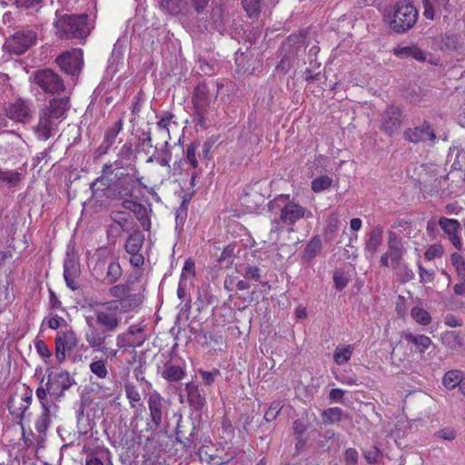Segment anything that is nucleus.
I'll list each match as a JSON object with an SVG mask.
<instances>
[{
    "instance_id": "obj_13",
    "label": "nucleus",
    "mask_w": 465,
    "mask_h": 465,
    "mask_svg": "<svg viewBox=\"0 0 465 465\" xmlns=\"http://www.w3.org/2000/svg\"><path fill=\"white\" fill-rule=\"evenodd\" d=\"M5 114L9 119L16 123H25L32 116L31 104L25 100L16 99L6 104Z\"/></svg>"
},
{
    "instance_id": "obj_27",
    "label": "nucleus",
    "mask_w": 465,
    "mask_h": 465,
    "mask_svg": "<svg viewBox=\"0 0 465 465\" xmlns=\"http://www.w3.org/2000/svg\"><path fill=\"white\" fill-rule=\"evenodd\" d=\"M463 377L464 375L460 370L448 371L442 378V384L447 390H453L457 386L459 387Z\"/></svg>"
},
{
    "instance_id": "obj_12",
    "label": "nucleus",
    "mask_w": 465,
    "mask_h": 465,
    "mask_svg": "<svg viewBox=\"0 0 465 465\" xmlns=\"http://www.w3.org/2000/svg\"><path fill=\"white\" fill-rule=\"evenodd\" d=\"M36 35L34 31H22L9 38L4 47L10 53L21 54L35 44Z\"/></svg>"
},
{
    "instance_id": "obj_55",
    "label": "nucleus",
    "mask_w": 465,
    "mask_h": 465,
    "mask_svg": "<svg viewBox=\"0 0 465 465\" xmlns=\"http://www.w3.org/2000/svg\"><path fill=\"white\" fill-rule=\"evenodd\" d=\"M226 457H218V456H209L208 464L209 465H223L229 463L232 460L233 457L232 455L226 454Z\"/></svg>"
},
{
    "instance_id": "obj_41",
    "label": "nucleus",
    "mask_w": 465,
    "mask_h": 465,
    "mask_svg": "<svg viewBox=\"0 0 465 465\" xmlns=\"http://www.w3.org/2000/svg\"><path fill=\"white\" fill-rule=\"evenodd\" d=\"M446 2L447 0H422L424 16L427 19L432 20L435 16V9Z\"/></svg>"
},
{
    "instance_id": "obj_34",
    "label": "nucleus",
    "mask_w": 465,
    "mask_h": 465,
    "mask_svg": "<svg viewBox=\"0 0 465 465\" xmlns=\"http://www.w3.org/2000/svg\"><path fill=\"white\" fill-rule=\"evenodd\" d=\"M235 249L236 245L233 244H228L223 248L217 260L221 267L227 268L232 263L233 258L235 256Z\"/></svg>"
},
{
    "instance_id": "obj_8",
    "label": "nucleus",
    "mask_w": 465,
    "mask_h": 465,
    "mask_svg": "<svg viewBox=\"0 0 465 465\" xmlns=\"http://www.w3.org/2000/svg\"><path fill=\"white\" fill-rule=\"evenodd\" d=\"M404 122L402 110L394 104L388 105L381 119V129L389 136L393 135Z\"/></svg>"
},
{
    "instance_id": "obj_50",
    "label": "nucleus",
    "mask_w": 465,
    "mask_h": 465,
    "mask_svg": "<svg viewBox=\"0 0 465 465\" xmlns=\"http://www.w3.org/2000/svg\"><path fill=\"white\" fill-rule=\"evenodd\" d=\"M340 222L338 219H332L328 223L324 229V237L327 240H331L339 230Z\"/></svg>"
},
{
    "instance_id": "obj_11",
    "label": "nucleus",
    "mask_w": 465,
    "mask_h": 465,
    "mask_svg": "<svg viewBox=\"0 0 465 465\" xmlns=\"http://www.w3.org/2000/svg\"><path fill=\"white\" fill-rule=\"evenodd\" d=\"M35 84L45 93L58 94L64 90V83L54 72L49 69L41 70L35 74Z\"/></svg>"
},
{
    "instance_id": "obj_56",
    "label": "nucleus",
    "mask_w": 465,
    "mask_h": 465,
    "mask_svg": "<svg viewBox=\"0 0 465 465\" xmlns=\"http://www.w3.org/2000/svg\"><path fill=\"white\" fill-rule=\"evenodd\" d=\"M381 454V450L376 446H373L371 450L364 452V458L368 463H374L377 462Z\"/></svg>"
},
{
    "instance_id": "obj_28",
    "label": "nucleus",
    "mask_w": 465,
    "mask_h": 465,
    "mask_svg": "<svg viewBox=\"0 0 465 465\" xmlns=\"http://www.w3.org/2000/svg\"><path fill=\"white\" fill-rule=\"evenodd\" d=\"M144 241V236L141 232H134L126 240L124 248L128 253L140 252Z\"/></svg>"
},
{
    "instance_id": "obj_47",
    "label": "nucleus",
    "mask_w": 465,
    "mask_h": 465,
    "mask_svg": "<svg viewBox=\"0 0 465 465\" xmlns=\"http://www.w3.org/2000/svg\"><path fill=\"white\" fill-rule=\"evenodd\" d=\"M122 276V268L117 262H111L108 266L106 272V279L108 282L114 283L117 282Z\"/></svg>"
},
{
    "instance_id": "obj_49",
    "label": "nucleus",
    "mask_w": 465,
    "mask_h": 465,
    "mask_svg": "<svg viewBox=\"0 0 465 465\" xmlns=\"http://www.w3.org/2000/svg\"><path fill=\"white\" fill-rule=\"evenodd\" d=\"M126 397L130 403L134 406L135 402H138L141 399L140 393L134 384L126 383L125 386Z\"/></svg>"
},
{
    "instance_id": "obj_46",
    "label": "nucleus",
    "mask_w": 465,
    "mask_h": 465,
    "mask_svg": "<svg viewBox=\"0 0 465 465\" xmlns=\"http://www.w3.org/2000/svg\"><path fill=\"white\" fill-rule=\"evenodd\" d=\"M183 0H161L160 7L166 12L175 15L178 14L183 6Z\"/></svg>"
},
{
    "instance_id": "obj_1",
    "label": "nucleus",
    "mask_w": 465,
    "mask_h": 465,
    "mask_svg": "<svg viewBox=\"0 0 465 465\" xmlns=\"http://www.w3.org/2000/svg\"><path fill=\"white\" fill-rule=\"evenodd\" d=\"M109 294L115 298L103 302L95 309V324L104 331L114 332L121 324V313L138 308L143 300L140 292H133L127 284H117L108 290Z\"/></svg>"
},
{
    "instance_id": "obj_7",
    "label": "nucleus",
    "mask_w": 465,
    "mask_h": 465,
    "mask_svg": "<svg viewBox=\"0 0 465 465\" xmlns=\"http://www.w3.org/2000/svg\"><path fill=\"white\" fill-rule=\"evenodd\" d=\"M85 322L86 330L84 331V339L89 347L93 349L94 351L106 353L107 347L105 346V341L107 331H104L102 328L98 329L94 316H86Z\"/></svg>"
},
{
    "instance_id": "obj_44",
    "label": "nucleus",
    "mask_w": 465,
    "mask_h": 465,
    "mask_svg": "<svg viewBox=\"0 0 465 465\" xmlns=\"http://www.w3.org/2000/svg\"><path fill=\"white\" fill-rule=\"evenodd\" d=\"M332 184V179L327 175H322L312 182V190L320 193L330 188Z\"/></svg>"
},
{
    "instance_id": "obj_40",
    "label": "nucleus",
    "mask_w": 465,
    "mask_h": 465,
    "mask_svg": "<svg viewBox=\"0 0 465 465\" xmlns=\"http://www.w3.org/2000/svg\"><path fill=\"white\" fill-rule=\"evenodd\" d=\"M450 262L456 270L458 278L460 281H465V260L463 257L458 252H453L450 255Z\"/></svg>"
},
{
    "instance_id": "obj_23",
    "label": "nucleus",
    "mask_w": 465,
    "mask_h": 465,
    "mask_svg": "<svg viewBox=\"0 0 465 465\" xmlns=\"http://www.w3.org/2000/svg\"><path fill=\"white\" fill-rule=\"evenodd\" d=\"M30 404L31 396H15L10 400L8 403V409L12 414L22 416L24 412L28 409Z\"/></svg>"
},
{
    "instance_id": "obj_6",
    "label": "nucleus",
    "mask_w": 465,
    "mask_h": 465,
    "mask_svg": "<svg viewBox=\"0 0 465 465\" xmlns=\"http://www.w3.org/2000/svg\"><path fill=\"white\" fill-rule=\"evenodd\" d=\"M305 35H291L282 45L280 49L281 61L277 68L288 72L292 66L299 52L302 49L305 42Z\"/></svg>"
},
{
    "instance_id": "obj_61",
    "label": "nucleus",
    "mask_w": 465,
    "mask_h": 465,
    "mask_svg": "<svg viewBox=\"0 0 465 465\" xmlns=\"http://www.w3.org/2000/svg\"><path fill=\"white\" fill-rule=\"evenodd\" d=\"M282 223L280 219H274L271 223V228H270V234H276L278 235L282 231Z\"/></svg>"
},
{
    "instance_id": "obj_4",
    "label": "nucleus",
    "mask_w": 465,
    "mask_h": 465,
    "mask_svg": "<svg viewBox=\"0 0 465 465\" xmlns=\"http://www.w3.org/2000/svg\"><path fill=\"white\" fill-rule=\"evenodd\" d=\"M56 34L60 37L84 38L90 33V25L87 23V15H63L56 23Z\"/></svg>"
},
{
    "instance_id": "obj_62",
    "label": "nucleus",
    "mask_w": 465,
    "mask_h": 465,
    "mask_svg": "<svg viewBox=\"0 0 465 465\" xmlns=\"http://www.w3.org/2000/svg\"><path fill=\"white\" fill-rule=\"evenodd\" d=\"M64 323H65V321L63 318L58 317V316L52 317L47 322L48 327L53 330H57Z\"/></svg>"
},
{
    "instance_id": "obj_37",
    "label": "nucleus",
    "mask_w": 465,
    "mask_h": 465,
    "mask_svg": "<svg viewBox=\"0 0 465 465\" xmlns=\"http://www.w3.org/2000/svg\"><path fill=\"white\" fill-rule=\"evenodd\" d=\"M173 115L170 113L165 112L161 119L157 123V128L164 138L171 139L170 137V126L174 124L173 122Z\"/></svg>"
},
{
    "instance_id": "obj_51",
    "label": "nucleus",
    "mask_w": 465,
    "mask_h": 465,
    "mask_svg": "<svg viewBox=\"0 0 465 465\" xmlns=\"http://www.w3.org/2000/svg\"><path fill=\"white\" fill-rule=\"evenodd\" d=\"M443 254V248L440 244H433L430 246L424 253L427 260L431 261L435 258L441 257Z\"/></svg>"
},
{
    "instance_id": "obj_25",
    "label": "nucleus",
    "mask_w": 465,
    "mask_h": 465,
    "mask_svg": "<svg viewBox=\"0 0 465 465\" xmlns=\"http://www.w3.org/2000/svg\"><path fill=\"white\" fill-rule=\"evenodd\" d=\"M402 337L409 343L413 344L417 351L420 352H423L426 349H428L431 344V340L423 334H413L411 332H407L402 335Z\"/></svg>"
},
{
    "instance_id": "obj_52",
    "label": "nucleus",
    "mask_w": 465,
    "mask_h": 465,
    "mask_svg": "<svg viewBox=\"0 0 465 465\" xmlns=\"http://www.w3.org/2000/svg\"><path fill=\"white\" fill-rule=\"evenodd\" d=\"M282 406L280 402L273 401L264 414V420L266 421H272L276 419L280 412Z\"/></svg>"
},
{
    "instance_id": "obj_26",
    "label": "nucleus",
    "mask_w": 465,
    "mask_h": 465,
    "mask_svg": "<svg viewBox=\"0 0 465 465\" xmlns=\"http://www.w3.org/2000/svg\"><path fill=\"white\" fill-rule=\"evenodd\" d=\"M203 149L200 142L191 143L186 148V161L193 167H198V160L202 156Z\"/></svg>"
},
{
    "instance_id": "obj_31",
    "label": "nucleus",
    "mask_w": 465,
    "mask_h": 465,
    "mask_svg": "<svg viewBox=\"0 0 465 465\" xmlns=\"http://www.w3.org/2000/svg\"><path fill=\"white\" fill-rule=\"evenodd\" d=\"M236 271L247 280L254 282L261 281V270L257 266L239 264L236 265Z\"/></svg>"
},
{
    "instance_id": "obj_14",
    "label": "nucleus",
    "mask_w": 465,
    "mask_h": 465,
    "mask_svg": "<svg viewBox=\"0 0 465 465\" xmlns=\"http://www.w3.org/2000/svg\"><path fill=\"white\" fill-rule=\"evenodd\" d=\"M78 342L77 336L74 331H59L55 337V355L59 361L65 359L67 351L73 350Z\"/></svg>"
},
{
    "instance_id": "obj_64",
    "label": "nucleus",
    "mask_w": 465,
    "mask_h": 465,
    "mask_svg": "<svg viewBox=\"0 0 465 465\" xmlns=\"http://www.w3.org/2000/svg\"><path fill=\"white\" fill-rule=\"evenodd\" d=\"M444 322L450 327L461 326V321L455 317L453 314H447Z\"/></svg>"
},
{
    "instance_id": "obj_15",
    "label": "nucleus",
    "mask_w": 465,
    "mask_h": 465,
    "mask_svg": "<svg viewBox=\"0 0 465 465\" xmlns=\"http://www.w3.org/2000/svg\"><path fill=\"white\" fill-rule=\"evenodd\" d=\"M439 226L447 234L452 245L459 251L462 248V242L459 233L461 231V225L458 220L440 217L438 222Z\"/></svg>"
},
{
    "instance_id": "obj_48",
    "label": "nucleus",
    "mask_w": 465,
    "mask_h": 465,
    "mask_svg": "<svg viewBox=\"0 0 465 465\" xmlns=\"http://www.w3.org/2000/svg\"><path fill=\"white\" fill-rule=\"evenodd\" d=\"M85 465H113L108 452L101 454L100 457L92 456L85 461Z\"/></svg>"
},
{
    "instance_id": "obj_17",
    "label": "nucleus",
    "mask_w": 465,
    "mask_h": 465,
    "mask_svg": "<svg viewBox=\"0 0 465 465\" xmlns=\"http://www.w3.org/2000/svg\"><path fill=\"white\" fill-rule=\"evenodd\" d=\"M388 247L389 252H387L390 255L391 265L393 268H397L402 259L403 246L401 237L394 232L389 233Z\"/></svg>"
},
{
    "instance_id": "obj_35",
    "label": "nucleus",
    "mask_w": 465,
    "mask_h": 465,
    "mask_svg": "<svg viewBox=\"0 0 465 465\" xmlns=\"http://www.w3.org/2000/svg\"><path fill=\"white\" fill-rule=\"evenodd\" d=\"M353 348L348 345L344 348L337 347L333 353V360L336 364L342 365L349 361L352 355Z\"/></svg>"
},
{
    "instance_id": "obj_24",
    "label": "nucleus",
    "mask_w": 465,
    "mask_h": 465,
    "mask_svg": "<svg viewBox=\"0 0 465 465\" xmlns=\"http://www.w3.org/2000/svg\"><path fill=\"white\" fill-rule=\"evenodd\" d=\"M161 374L166 381L173 382L183 380L185 375V371L181 366L175 365L172 362H167L164 364Z\"/></svg>"
},
{
    "instance_id": "obj_60",
    "label": "nucleus",
    "mask_w": 465,
    "mask_h": 465,
    "mask_svg": "<svg viewBox=\"0 0 465 465\" xmlns=\"http://www.w3.org/2000/svg\"><path fill=\"white\" fill-rule=\"evenodd\" d=\"M414 276V272L407 266L404 265L401 268V277L403 282H407L413 280Z\"/></svg>"
},
{
    "instance_id": "obj_42",
    "label": "nucleus",
    "mask_w": 465,
    "mask_h": 465,
    "mask_svg": "<svg viewBox=\"0 0 465 465\" xmlns=\"http://www.w3.org/2000/svg\"><path fill=\"white\" fill-rule=\"evenodd\" d=\"M58 390V388H55V382L54 380H52L50 377L46 382V389L45 388H38L36 390V397L41 401L42 408L44 409V403H46L48 405V402L46 401V394L49 393H55V391Z\"/></svg>"
},
{
    "instance_id": "obj_45",
    "label": "nucleus",
    "mask_w": 465,
    "mask_h": 465,
    "mask_svg": "<svg viewBox=\"0 0 465 465\" xmlns=\"http://www.w3.org/2000/svg\"><path fill=\"white\" fill-rule=\"evenodd\" d=\"M224 287L229 291H232L233 288L244 291L250 288V284L246 281L239 280L236 276H228L224 281Z\"/></svg>"
},
{
    "instance_id": "obj_39",
    "label": "nucleus",
    "mask_w": 465,
    "mask_h": 465,
    "mask_svg": "<svg viewBox=\"0 0 465 465\" xmlns=\"http://www.w3.org/2000/svg\"><path fill=\"white\" fill-rule=\"evenodd\" d=\"M143 337H141L138 341L132 340L131 336L126 331L119 333L116 336V345L119 348L136 347L141 345L143 342Z\"/></svg>"
},
{
    "instance_id": "obj_18",
    "label": "nucleus",
    "mask_w": 465,
    "mask_h": 465,
    "mask_svg": "<svg viewBox=\"0 0 465 465\" xmlns=\"http://www.w3.org/2000/svg\"><path fill=\"white\" fill-rule=\"evenodd\" d=\"M433 45L442 52H454L460 48V37L451 33H446L433 38Z\"/></svg>"
},
{
    "instance_id": "obj_58",
    "label": "nucleus",
    "mask_w": 465,
    "mask_h": 465,
    "mask_svg": "<svg viewBox=\"0 0 465 465\" xmlns=\"http://www.w3.org/2000/svg\"><path fill=\"white\" fill-rule=\"evenodd\" d=\"M418 267H419L420 282H431L433 280V276H434L433 272H430V271L426 270L420 264H419Z\"/></svg>"
},
{
    "instance_id": "obj_38",
    "label": "nucleus",
    "mask_w": 465,
    "mask_h": 465,
    "mask_svg": "<svg viewBox=\"0 0 465 465\" xmlns=\"http://www.w3.org/2000/svg\"><path fill=\"white\" fill-rule=\"evenodd\" d=\"M50 420H51V419H50L49 405H47L46 403H44L43 412L35 422L36 430L40 433L45 432L50 424Z\"/></svg>"
},
{
    "instance_id": "obj_20",
    "label": "nucleus",
    "mask_w": 465,
    "mask_h": 465,
    "mask_svg": "<svg viewBox=\"0 0 465 465\" xmlns=\"http://www.w3.org/2000/svg\"><path fill=\"white\" fill-rule=\"evenodd\" d=\"M220 0L213 8L210 20L213 27L220 33L225 29V25L228 23V15L225 14L223 4Z\"/></svg>"
},
{
    "instance_id": "obj_57",
    "label": "nucleus",
    "mask_w": 465,
    "mask_h": 465,
    "mask_svg": "<svg viewBox=\"0 0 465 465\" xmlns=\"http://www.w3.org/2000/svg\"><path fill=\"white\" fill-rule=\"evenodd\" d=\"M322 438L326 440V443L324 444L323 441H322V447H325L327 445V450H330L335 443V433L331 430H326L322 434Z\"/></svg>"
},
{
    "instance_id": "obj_22",
    "label": "nucleus",
    "mask_w": 465,
    "mask_h": 465,
    "mask_svg": "<svg viewBox=\"0 0 465 465\" xmlns=\"http://www.w3.org/2000/svg\"><path fill=\"white\" fill-rule=\"evenodd\" d=\"M148 406L152 422L155 427H159L163 419V402L158 394L151 395L148 400Z\"/></svg>"
},
{
    "instance_id": "obj_19",
    "label": "nucleus",
    "mask_w": 465,
    "mask_h": 465,
    "mask_svg": "<svg viewBox=\"0 0 465 465\" xmlns=\"http://www.w3.org/2000/svg\"><path fill=\"white\" fill-rule=\"evenodd\" d=\"M393 54L401 59L413 58L419 62L426 60L425 53L417 45H398L393 49Z\"/></svg>"
},
{
    "instance_id": "obj_33",
    "label": "nucleus",
    "mask_w": 465,
    "mask_h": 465,
    "mask_svg": "<svg viewBox=\"0 0 465 465\" xmlns=\"http://www.w3.org/2000/svg\"><path fill=\"white\" fill-rule=\"evenodd\" d=\"M343 411L338 407L328 408L322 413L324 424H333L341 420Z\"/></svg>"
},
{
    "instance_id": "obj_63",
    "label": "nucleus",
    "mask_w": 465,
    "mask_h": 465,
    "mask_svg": "<svg viewBox=\"0 0 465 465\" xmlns=\"http://www.w3.org/2000/svg\"><path fill=\"white\" fill-rule=\"evenodd\" d=\"M129 254L131 255L130 262L134 266L139 267L143 264L144 259H143V256L140 253V252H134V253H129Z\"/></svg>"
},
{
    "instance_id": "obj_32",
    "label": "nucleus",
    "mask_w": 465,
    "mask_h": 465,
    "mask_svg": "<svg viewBox=\"0 0 465 465\" xmlns=\"http://www.w3.org/2000/svg\"><path fill=\"white\" fill-rule=\"evenodd\" d=\"M89 368L90 371L99 379H105L109 374L106 361L103 359L94 360Z\"/></svg>"
},
{
    "instance_id": "obj_36",
    "label": "nucleus",
    "mask_w": 465,
    "mask_h": 465,
    "mask_svg": "<svg viewBox=\"0 0 465 465\" xmlns=\"http://www.w3.org/2000/svg\"><path fill=\"white\" fill-rule=\"evenodd\" d=\"M242 5L248 16L257 19L261 14V0H242Z\"/></svg>"
},
{
    "instance_id": "obj_10",
    "label": "nucleus",
    "mask_w": 465,
    "mask_h": 465,
    "mask_svg": "<svg viewBox=\"0 0 465 465\" xmlns=\"http://www.w3.org/2000/svg\"><path fill=\"white\" fill-rule=\"evenodd\" d=\"M403 138L412 143L427 142L434 143L437 139L435 131L428 121H423L420 125L407 128L403 132Z\"/></svg>"
},
{
    "instance_id": "obj_21",
    "label": "nucleus",
    "mask_w": 465,
    "mask_h": 465,
    "mask_svg": "<svg viewBox=\"0 0 465 465\" xmlns=\"http://www.w3.org/2000/svg\"><path fill=\"white\" fill-rule=\"evenodd\" d=\"M383 230L381 225L373 227V229L368 233L365 251L371 255H374L382 242Z\"/></svg>"
},
{
    "instance_id": "obj_2",
    "label": "nucleus",
    "mask_w": 465,
    "mask_h": 465,
    "mask_svg": "<svg viewBox=\"0 0 465 465\" xmlns=\"http://www.w3.org/2000/svg\"><path fill=\"white\" fill-rule=\"evenodd\" d=\"M67 108L68 99L58 98L51 100L49 105L40 112L38 124L33 128L35 136L39 140L46 141L55 135L62 119L64 118Z\"/></svg>"
},
{
    "instance_id": "obj_9",
    "label": "nucleus",
    "mask_w": 465,
    "mask_h": 465,
    "mask_svg": "<svg viewBox=\"0 0 465 465\" xmlns=\"http://www.w3.org/2000/svg\"><path fill=\"white\" fill-rule=\"evenodd\" d=\"M83 51L80 48L66 51L57 57L56 62L60 68L67 74L77 75L84 64Z\"/></svg>"
},
{
    "instance_id": "obj_16",
    "label": "nucleus",
    "mask_w": 465,
    "mask_h": 465,
    "mask_svg": "<svg viewBox=\"0 0 465 465\" xmlns=\"http://www.w3.org/2000/svg\"><path fill=\"white\" fill-rule=\"evenodd\" d=\"M80 274V266L79 262L70 254L67 253L66 258L64 262V277L66 282V285L71 290H75V279Z\"/></svg>"
},
{
    "instance_id": "obj_59",
    "label": "nucleus",
    "mask_w": 465,
    "mask_h": 465,
    "mask_svg": "<svg viewBox=\"0 0 465 465\" xmlns=\"http://www.w3.org/2000/svg\"><path fill=\"white\" fill-rule=\"evenodd\" d=\"M437 436L445 440H453L456 438V432L451 429H442L439 430Z\"/></svg>"
},
{
    "instance_id": "obj_29",
    "label": "nucleus",
    "mask_w": 465,
    "mask_h": 465,
    "mask_svg": "<svg viewBox=\"0 0 465 465\" xmlns=\"http://www.w3.org/2000/svg\"><path fill=\"white\" fill-rule=\"evenodd\" d=\"M22 180V174L15 171L0 170V186L12 188L17 185Z\"/></svg>"
},
{
    "instance_id": "obj_53",
    "label": "nucleus",
    "mask_w": 465,
    "mask_h": 465,
    "mask_svg": "<svg viewBox=\"0 0 465 465\" xmlns=\"http://www.w3.org/2000/svg\"><path fill=\"white\" fill-rule=\"evenodd\" d=\"M333 282L336 289L341 291L348 284L347 276L341 272H335L333 274Z\"/></svg>"
},
{
    "instance_id": "obj_54",
    "label": "nucleus",
    "mask_w": 465,
    "mask_h": 465,
    "mask_svg": "<svg viewBox=\"0 0 465 465\" xmlns=\"http://www.w3.org/2000/svg\"><path fill=\"white\" fill-rule=\"evenodd\" d=\"M344 460L346 465H357L358 462V452L353 448H349L344 452Z\"/></svg>"
},
{
    "instance_id": "obj_3",
    "label": "nucleus",
    "mask_w": 465,
    "mask_h": 465,
    "mask_svg": "<svg viewBox=\"0 0 465 465\" xmlns=\"http://www.w3.org/2000/svg\"><path fill=\"white\" fill-rule=\"evenodd\" d=\"M270 210L279 208L281 221L283 224L292 226L298 221L312 218V213L302 205L292 201L289 194H280L268 204Z\"/></svg>"
},
{
    "instance_id": "obj_43",
    "label": "nucleus",
    "mask_w": 465,
    "mask_h": 465,
    "mask_svg": "<svg viewBox=\"0 0 465 465\" xmlns=\"http://www.w3.org/2000/svg\"><path fill=\"white\" fill-rule=\"evenodd\" d=\"M411 316L421 325H428L431 322V317L430 313L420 307H413L411 311Z\"/></svg>"
},
{
    "instance_id": "obj_30",
    "label": "nucleus",
    "mask_w": 465,
    "mask_h": 465,
    "mask_svg": "<svg viewBox=\"0 0 465 465\" xmlns=\"http://www.w3.org/2000/svg\"><path fill=\"white\" fill-rule=\"evenodd\" d=\"M321 250L322 241L320 237L318 235L313 236L304 248L303 259L306 261H312Z\"/></svg>"
},
{
    "instance_id": "obj_5",
    "label": "nucleus",
    "mask_w": 465,
    "mask_h": 465,
    "mask_svg": "<svg viewBox=\"0 0 465 465\" xmlns=\"http://www.w3.org/2000/svg\"><path fill=\"white\" fill-rule=\"evenodd\" d=\"M390 18V26L394 32L405 33L415 25L418 11L411 3L401 0L394 6L392 16Z\"/></svg>"
}]
</instances>
